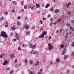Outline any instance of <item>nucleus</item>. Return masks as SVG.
<instances>
[{"label": "nucleus", "mask_w": 74, "mask_h": 74, "mask_svg": "<svg viewBox=\"0 0 74 74\" xmlns=\"http://www.w3.org/2000/svg\"><path fill=\"white\" fill-rule=\"evenodd\" d=\"M4 14H5L6 15H8V12L6 11V12H4Z\"/></svg>", "instance_id": "24"}, {"label": "nucleus", "mask_w": 74, "mask_h": 74, "mask_svg": "<svg viewBox=\"0 0 74 74\" xmlns=\"http://www.w3.org/2000/svg\"><path fill=\"white\" fill-rule=\"evenodd\" d=\"M52 45V44H51V43H49L48 44V47H51V45Z\"/></svg>", "instance_id": "35"}, {"label": "nucleus", "mask_w": 74, "mask_h": 74, "mask_svg": "<svg viewBox=\"0 0 74 74\" xmlns=\"http://www.w3.org/2000/svg\"><path fill=\"white\" fill-rule=\"evenodd\" d=\"M58 23L57 22H55L53 23V25H56Z\"/></svg>", "instance_id": "39"}, {"label": "nucleus", "mask_w": 74, "mask_h": 74, "mask_svg": "<svg viewBox=\"0 0 74 74\" xmlns=\"http://www.w3.org/2000/svg\"><path fill=\"white\" fill-rule=\"evenodd\" d=\"M50 11H53V8H51L50 9Z\"/></svg>", "instance_id": "48"}, {"label": "nucleus", "mask_w": 74, "mask_h": 74, "mask_svg": "<svg viewBox=\"0 0 74 74\" xmlns=\"http://www.w3.org/2000/svg\"><path fill=\"white\" fill-rule=\"evenodd\" d=\"M29 63L30 64H32L33 63V61L32 60H30Z\"/></svg>", "instance_id": "26"}, {"label": "nucleus", "mask_w": 74, "mask_h": 74, "mask_svg": "<svg viewBox=\"0 0 74 74\" xmlns=\"http://www.w3.org/2000/svg\"><path fill=\"white\" fill-rule=\"evenodd\" d=\"M37 14H39V13H40V11H37Z\"/></svg>", "instance_id": "61"}, {"label": "nucleus", "mask_w": 74, "mask_h": 74, "mask_svg": "<svg viewBox=\"0 0 74 74\" xmlns=\"http://www.w3.org/2000/svg\"><path fill=\"white\" fill-rule=\"evenodd\" d=\"M61 48H64V45H61L60 46Z\"/></svg>", "instance_id": "36"}, {"label": "nucleus", "mask_w": 74, "mask_h": 74, "mask_svg": "<svg viewBox=\"0 0 74 74\" xmlns=\"http://www.w3.org/2000/svg\"><path fill=\"white\" fill-rule=\"evenodd\" d=\"M65 38H68V36L67 35H66L65 37Z\"/></svg>", "instance_id": "56"}, {"label": "nucleus", "mask_w": 74, "mask_h": 74, "mask_svg": "<svg viewBox=\"0 0 74 74\" xmlns=\"http://www.w3.org/2000/svg\"><path fill=\"white\" fill-rule=\"evenodd\" d=\"M31 8L32 10H34V6H32L31 7Z\"/></svg>", "instance_id": "22"}, {"label": "nucleus", "mask_w": 74, "mask_h": 74, "mask_svg": "<svg viewBox=\"0 0 74 74\" xmlns=\"http://www.w3.org/2000/svg\"><path fill=\"white\" fill-rule=\"evenodd\" d=\"M60 61L59 59H57L56 60V62H60Z\"/></svg>", "instance_id": "33"}, {"label": "nucleus", "mask_w": 74, "mask_h": 74, "mask_svg": "<svg viewBox=\"0 0 74 74\" xmlns=\"http://www.w3.org/2000/svg\"><path fill=\"white\" fill-rule=\"evenodd\" d=\"M24 28H25L27 30H29V25L25 24V25L24 27Z\"/></svg>", "instance_id": "4"}, {"label": "nucleus", "mask_w": 74, "mask_h": 74, "mask_svg": "<svg viewBox=\"0 0 74 74\" xmlns=\"http://www.w3.org/2000/svg\"><path fill=\"white\" fill-rule=\"evenodd\" d=\"M27 60H25V63H27Z\"/></svg>", "instance_id": "63"}, {"label": "nucleus", "mask_w": 74, "mask_h": 74, "mask_svg": "<svg viewBox=\"0 0 74 74\" xmlns=\"http://www.w3.org/2000/svg\"><path fill=\"white\" fill-rule=\"evenodd\" d=\"M36 45L35 44L33 46V47L32 46V49H34L36 47Z\"/></svg>", "instance_id": "27"}, {"label": "nucleus", "mask_w": 74, "mask_h": 74, "mask_svg": "<svg viewBox=\"0 0 74 74\" xmlns=\"http://www.w3.org/2000/svg\"><path fill=\"white\" fill-rule=\"evenodd\" d=\"M42 34L44 35H47V32L46 31H44L42 33Z\"/></svg>", "instance_id": "16"}, {"label": "nucleus", "mask_w": 74, "mask_h": 74, "mask_svg": "<svg viewBox=\"0 0 74 74\" xmlns=\"http://www.w3.org/2000/svg\"><path fill=\"white\" fill-rule=\"evenodd\" d=\"M25 32L26 34L28 35H29L30 34V32L29 31H26Z\"/></svg>", "instance_id": "9"}, {"label": "nucleus", "mask_w": 74, "mask_h": 74, "mask_svg": "<svg viewBox=\"0 0 74 74\" xmlns=\"http://www.w3.org/2000/svg\"><path fill=\"white\" fill-rule=\"evenodd\" d=\"M71 22L72 23H74V21L73 20H72L71 21Z\"/></svg>", "instance_id": "54"}, {"label": "nucleus", "mask_w": 74, "mask_h": 74, "mask_svg": "<svg viewBox=\"0 0 74 74\" xmlns=\"http://www.w3.org/2000/svg\"><path fill=\"white\" fill-rule=\"evenodd\" d=\"M6 69L7 71H9V70H10V67H7L6 68Z\"/></svg>", "instance_id": "28"}, {"label": "nucleus", "mask_w": 74, "mask_h": 74, "mask_svg": "<svg viewBox=\"0 0 74 74\" xmlns=\"http://www.w3.org/2000/svg\"><path fill=\"white\" fill-rule=\"evenodd\" d=\"M29 47L31 48H33V44L32 43L30 44L29 45Z\"/></svg>", "instance_id": "17"}, {"label": "nucleus", "mask_w": 74, "mask_h": 74, "mask_svg": "<svg viewBox=\"0 0 74 74\" xmlns=\"http://www.w3.org/2000/svg\"><path fill=\"white\" fill-rule=\"evenodd\" d=\"M39 23H41V24H42V21L40 20V21Z\"/></svg>", "instance_id": "41"}, {"label": "nucleus", "mask_w": 74, "mask_h": 74, "mask_svg": "<svg viewBox=\"0 0 74 74\" xmlns=\"http://www.w3.org/2000/svg\"><path fill=\"white\" fill-rule=\"evenodd\" d=\"M29 74H33V72H29Z\"/></svg>", "instance_id": "60"}, {"label": "nucleus", "mask_w": 74, "mask_h": 74, "mask_svg": "<svg viewBox=\"0 0 74 74\" xmlns=\"http://www.w3.org/2000/svg\"><path fill=\"white\" fill-rule=\"evenodd\" d=\"M25 1H22V2H21V4L22 5H24V4H25Z\"/></svg>", "instance_id": "25"}, {"label": "nucleus", "mask_w": 74, "mask_h": 74, "mask_svg": "<svg viewBox=\"0 0 74 74\" xmlns=\"http://www.w3.org/2000/svg\"><path fill=\"white\" fill-rule=\"evenodd\" d=\"M7 33H6L4 31H2L1 32V35H0V37L2 36L3 37H4V38H8V35L6 34Z\"/></svg>", "instance_id": "1"}, {"label": "nucleus", "mask_w": 74, "mask_h": 74, "mask_svg": "<svg viewBox=\"0 0 74 74\" xmlns=\"http://www.w3.org/2000/svg\"><path fill=\"white\" fill-rule=\"evenodd\" d=\"M49 40H51V36H49Z\"/></svg>", "instance_id": "50"}, {"label": "nucleus", "mask_w": 74, "mask_h": 74, "mask_svg": "<svg viewBox=\"0 0 74 74\" xmlns=\"http://www.w3.org/2000/svg\"><path fill=\"white\" fill-rule=\"evenodd\" d=\"M44 37V35L42 33L41 34V35L40 36H39V38H42Z\"/></svg>", "instance_id": "7"}, {"label": "nucleus", "mask_w": 74, "mask_h": 74, "mask_svg": "<svg viewBox=\"0 0 74 74\" xmlns=\"http://www.w3.org/2000/svg\"><path fill=\"white\" fill-rule=\"evenodd\" d=\"M52 24H53V23L51 22L49 24V26H52Z\"/></svg>", "instance_id": "38"}, {"label": "nucleus", "mask_w": 74, "mask_h": 74, "mask_svg": "<svg viewBox=\"0 0 74 74\" xmlns=\"http://www.w3.org/2000/svg\"><path fill=\"white\" fill-rule=\"evenodd\" d=\"M12 12H13V13H14V12H15V10H12Z\"/></svg>", "instance_id": "47"}, {"label": "nucleus", "mask_w": 74, "mask_h": 74, "mask_svg": "<svg viewBox=\"0 0 74 74\" xmlns=\"http://www.w3.org/2000/svg\"><path fill=\"white\" fill-rule=\"evenodd\" d=\"M49 6H50V4L49 3H47L45 6V7L46 8H48V7H49Z\"/></svg>", "instance_id": "12"}, {"label": "nucleus", "mask_w": 74, "mask_h": 74, "mask_svg": "<svg viewBox=\"0 0 74 74\" xmlns=\"http://www.w3.org/2000/svg\"><path fill=\"white\" fill-rule=\"evenodd\" d=\"M53 46L51 45V46H50L49 47L48 49L50 50H52V49H53Z\"/></svg>", "instance_id": "8"}, {"label": "nucleus", "mask_w": 74, "mask_h": 74, "mask_svg": "<svg viewBox=\"0 0 74 74\" xmlns=\"http://www.w3.org/2000/svg\"><path fill=\"white\" fill-rule=\"evenodd\" d=\"M53 21V18H51L50 19V21H51V22Z\"/></svg>", "instance_id": "44"}, {"label": "nucleus", "mask_w": 74, "mask_h": 74, "mask_svg": "<svg viewBox=\"0 0 74 74\" xmlns=\"http://www.w3.org/2000/svg\"><path fill=\"white\" fill-rule=\"evenodd\" d=\"M24 7L25 9H27V5H25Z\"/></svg>", "instance_id": "30"}, {"label": "nucleus", "mask_w": 74, "mask_h": 74, "mask_svg": "<svg viewBox=\"0 0 74 74\" xmlns=\"http://www.w3.org/2000/svg\"><path fill=\"white\" fill-rule=\"evenodd\" d=\"M36 63H35L34 64L35 66L37 67V66H38L39 64H40V62L38 61H37L36 62Z\"/></svg>", "instance_id": "5"}, {"label": "nucleus", "mask_w": 74, "mask_h": 74, "mask_svg": "<svg viewBox=\"0 0 74 74\" xmlns=\"http://www.w3.org/2000/svg\"><path fill=\"white\" fill-rule=\"evenodd\" d=\"M26 44H23L22 45L23 47V48H25V47H27Z\"/></svg>", "instance_id": "18"}, {"label": "nucleus", "mask_w": 74, "mask_h": 74, "mask_svg": "<svg viewBox=\"0 0 74 74\" xmlns=\"http://www.w3.org/2000/svg\"><path fill=\"white\" fill-rule=\"evenodd\" d=\"M33 53L34 54V55L36 54H37V51H33Z\"/></svg>", "instance_id": "21"}, {"label": "nucleus", "mask_w": 74, "mask_h": 74, "mask_svg": "<svg viewBox=\"0 0 74 74\" xmlns=\"http://www.w3.org/2000/svg\"><path fill=\"white\" fill-rule=\"evenodd\" d=\"M59 12V10L58 9H56L54 11V12L55 13H58V12Z\"/></svg>", "instance_id": "10"}, {"label": "nucleus", "mask_w": 74, "mask_h": 74, "mask_svg": "<svg viewBox=\"0 0 74 74\" xmlns=\"http://www.w3.org/2000/svg\"><path fill=\"white\" fill-rule=\"evenodd\" d=\"M56 33H59V30H57L56 31Z\"/></svg>", "instance_id": "58"}, {"label": "nucleus", "mask_w": 74, "mask_h": 74, "mask_svg": "<svg viewBox=\"0 0 74 74\" xmlns=\"http://www.w3.org/2000/svg\"><path fill=\"white\" fill-rule=\"evenodd\" d=\"M72 68H73V69H74V65H73L72 66Z\"/></svg>", "instance_id": "64"}, {"label": "nucleus", "mask_w": 74, "mask_h": 74, "mask_svg": "<svg viewBox=\"0 0 74 74\" xmlns=\"http://www.w3.org/2000/svg\"><path fill=\"white\" fill-rule=\"evenodd\" d=\"M3 19H4V17L3 16L1 18V21H3Z\"/></svg>", "instance_id": "37"}, {"label": "nucleus", "mask_w": 74, "mask_h": 74, "mask_svg": "<svg viewBox=\"0 0 74 74\" xmlns=\"http://www.w3.org/2000/svg\"><path fill=\"white\" fill-rule=\"evenodd\" d=\"M34 28H35V26H33L32 27V28L33 29H34Z\"/></svg>", "instance_id": "53"}, {"label": "nucleus", "mask_w": 74, "mask_h": 74, "mask_svg": "<svg viewBox=\"0 0 74 74\" xmlns=\"http://www.w3.org/2000/svg\"><path fill=\"white\" fill-rule=\"evenodd\" d=\"M11 58H14V54H11Z\"/></svg>", "instance_id": "32"}, {"label": "nucleus", "mask_w": 74, "mask_h": 74, "mask_svg": "<svg viewBox=\"0 0 74 74\" xmlns=\"http://www.w3.org/2000/svg\"><path fill=\"white\" fill-rule=\"evenodd\" d=\"M36 8H38L40 7V5H39V4H36Z\"/></svg>", "instance_id": "19"}, {"label": "nucleus", "mask_w": 74, "mask_h": 74, "mask_svg": "<svg viewBox=\"0 0 74 74\" xmlns=\"http://www.w3.org/2000/svg\"><path fill=\"white\" fill-rule=\"evenodd\" d=\"M15 36L16 37V40H19L20 37H19V36L18 35V33H16Z\"/></svg>", "instance_id": "2"}, {"label": "nucleus", "mask_w": 74, "mask_h": 74, "mask_svg": "<svg viewBox=\"0 0 74 74\" xmlns=\"http://www.w3.org/2000/svg\"><path fill=\"white\" fill-rule=\"evenodd\" d=\"M68 56H69L68 55H64V60H65V59H67V58L68 57Z\"/></svg>", "instance_id": "15"}, {"label": "nucleus", "mask_w": 74, "mask_h": 74, "mask_svg": "<svg viewBox=\"0 0 74 74\" xmlns=\"http://www.w3.org/2000/svg\"><path fill=\"white\" fill-rule=\"evenodd\" d=\"M17 62V59H16L14 60V62Z\"/></svg>", "instance_id": "59"}, {"label": "nucleus", "mask_w": 74, "mask_h": 74, "mask_svg": "<svg viewBox=\"0 0 74 74\" xmlns=\"http://www.w3.org/2000/svg\"><path fill=\"white\" fill-rule=\"evenodd\" d=\"M52 64V62L51 61L50 62V64Z\"/></svg>", "instance_id": "62"}, {"label": "nucleus", "mask_w": 74, "mask_h": 74, "mask_svg": "<svg viewBox=\"0 0 74 74\" xmlns=\"http://www.w3.org/2000/svg\"><path fill=\"white\" fill-rule=\"evenodd\" d=\"M71 45L72 46V47H74V42H72L71 44Z\"/></svg>", "instance_id": "40"}, {"label": "nucleus", "mask_w": 74, "mask_h": 74, "mask_svg": "<svg viewBox=\"0 0 74 74\" xmlns=\"http://www.w3.org/2000/svg\"><path fill=\"white\" fill-rule=\"evenodd\" d=\"M33 51H34L33 50H32V51H30V53L32 54V53H33Z\"/></svg>", "instance_id": "43"}, {"label": "nucleus", "mask_w": 74, "mask_h": 74, "mask_svg": "<svg viewBox=\"0 0 74 74\" xmlns=\"http://www.w3.org/2000/svg\"><path fill=\"white\" fill-rule=\"evenodd\" d=\"M66 73H70V70H67V71H66Z\"/></svg>", "instance_id": "42"}, {"label": "nucleus", "mask_w": 74, "mask_h": 74, "mask_svg": "<svg viewBox=\"0 0 74 74\" xmlns=\"http://www.w3.org/2000/svg\"><path fill=\"white\" fill-rule=\"evenodd\" d=\"M4 56V55L1 54L0 56V58H3V56Z\"/></svg>", "instance_id": "34"}, {"label": "nucleus", "mask_w": 74, "mask_h": 74, "mask_svg": "<svg viewBox=\"0 0 74 74\" xmlns=\"http://www.w3.org/2000/svg\"><path fill=\"white\" fill-rule=\"evenodd\" d=\"M71 2H69L68 4H66V6L67 7V8L69 7V5H71Z\"/></svg>", "instance_id": "14"}, {"label": "nucleus", "mask_w": 74, "mask_h": 74, "mask_svg": "<svg viewBox=\"0 0 74 74\" xmlns=\"http://www.w3.org/2000/svg\"><path fill=\"white\" fill-rule=\"evenodd\" d=\"M7 63H8V61H7V60H5L3 62V65H6V64H7Z\"/></svg>", "instance_id": "6"}, {"label": "nucleus", "mask_w": 74, "mask_h": 74, "mask_svg": "<svg viewBox=\"0 0 74 74\" xmlns=\"http://www.w3.org/2000/svg\"><path fill=\"white\" fill-rule=\"evenodd\" d=\"M13 72H14V71L12 70L10 71V74H12V73H13Z\"/></svg>", "instance_id": "29"}, {"label": "nucleus", "mask_w": 74, "mask_h": 74, "mask_svg": "<svg viewBox=\"0 0 74 74\" xmlns=\"http://www.w3.org/2000/svg\"><path fill=\"white\" fill-rule=\"evenodd\" d=\"M66 47H67V45H65V49H64L63 52H62V55H64V54H65L66 52Z\"/></svg>", "instance_id": "3"}, {"label": "nucleus", "mask_w": 74, "mask_h": 74, "mask_svg": "<svg viewBox=\"0 0 74 74\" xmlns=\"http://www.w3.org/2000/svg\"><path fill=\"white\" fill-rule=\"evenodd\" d=\"M18 19H21V17L19 16H18Z\"/></svg>", "instance_id": "57"}, {"label": "nucleus", "mask_w": 74, "mask_h": 74, "mask_svg": "<svg viewBox=\"0 0 74 74\" xmlns=\"http://www.w3.org/2000/svg\"><path fill=\"white\" fill-rule=\"evenodd\" d=\"M43 70V69H40V72H39L38 73V74H42V71Z\"/></svg>", "instance_id": "11"}, {"label": "nucleus", "mask_w": 74, "mask_h": 74, "mask_svg": "<svg viewBox=\"0 0 74 74\" xmlns=\"http://www.w3.org/2000/svg\"><path fill=\"white\" fill-rule=\"evenodd\" d=\"M21 22H20V21H18L17 22V25H21Z\"/></svg>", "instance_id": "23"}, {"label": "nucleus", "mask_w": 74, "mask_h": 74, "mask_svg": "<svg viewBox=\"0 0 74 74\" xmlns=\"http://www.w3.org/2000/svg\"><path fill=\"white\" fill-rule=\"evenodd\" d=\"M70 29L72 32H74V28L73 27H70Z\"/></svg>", "instance_id": "13"}, {"label": "nucleus", "mask_w": 74, "mask_h": 74, "mask_svg": "<svg viewBox=\"0 0 74 74\" xmlns=\"http://www.w3.org/2000/svg\"><path fill=\"white\" fill-rule=\"evenodd\" d=\"M10 36H14V33L13 32H12L10 34Z\"/></svg>", "instance_id": "31"}, {"label": "nucleus", "mask_w": 74, "mask_h": 74, "mask_svg": "<svg viewBox=\"0 0 74 74\" xmlns=\"http://www.w3.org/2000/svg\"><path fill=\"white\" fill-rule=\"evenodd\" d=\"M21 47H19L18 48V50H21Z\"/></svg>", "instance_id": "55"}, {"label": "nucleus", "mask_w": 74, "mask_h": 74, "mask_svg": "<svg viewBox=\"0 0 74 74\" xmlns=\"http://www.w3.org/2000/svg\"><path fill=\"white\" fill-rule=\"evenodd\" d=\"M12 3L14 5H16L17 4V3L16 1H13Z\"/></svg>", "instance_id": "20"}, {"label": "nucleus", "mask_w": 74, "mask_h": 74, "mask_svg": "<svg viewBox=\"0 0 74 74\" xmlns=\"http://www.w3.org/2000/svg\"><path fill=\"white\" fill-rule=\"evenodd\" d=\"M66 25V26H70V24H67Z\"/></svg>", "instance_id": "51"}, {"label": "nucleus", "mask_w": 74, "mask_h": 74, "mask_svg": "<svg viewBox=\"0 0 74 74\" xmlns=\"http://www.w3.org/2000/svg\"><path fill=\"white\" fill-rule=\"evenodd\" d=\"M60 21H61V19H58L57 21V22H59Z\"/></svg>", "instance_id": "45"}, {"label": "nucleus", "mask_w": 74, "mask_h": 74, "mask_svg": "<svg viewBox=\"0 0 74 74\" xmlns=\"http://www.w3.org/2000/svg\"><path fill=\"white\" fill-rule=\"evenodd\" d=\"M12 30H14L15 29V27H13L12 28Z\"/></svg>", "instance_id": "49"}, {"label": "nucleus", "mask_w": 74, "mask_h": 74, "mask_svg": "<svg viewBox=\"0 0 74 74\" xmlns=\"http://www.w3.org/2000/svg\"><path fill=\"white\" fill-rule=\"evenodd\" d=\"M47 16H48V18H50V17H51V14H49Z\"/></svg>", "instance_id": "46"}, {"label": "nucleus", "mask_w": 74, "mask_h": 74, "mask_svg": "<svg viewBox=\"0 0 74 74\" xmlns=\"http://www.w3.org/2000/svg\"><path fill=\"white\" fill-rule=\"evenodd\" d=\"M8 25H5V27H8Z\"/></svg>", "instance_id": "52"}]
</instances>
